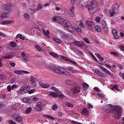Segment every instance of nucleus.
Listing matches in <instances>:
<instances>
[{
	"label": "nucleus",
	"instance_id": "obj_59",
	"mask_svg": "<svg viewBox=\"0 0 124 124\" xmlns=\"http://www.w3.org/2000/svg\"><path fill=\"white\" fill-rule=\"evenodd\" d=\"M12 90V87L10 85H8L7 87V91L8 92H11Z\"/></svg>",
	"mask_w": 124,
	"mask_h": 124
},
{
	"label": "nucleus",
	"instance_id": "obj_42",
	"mask_svg": "<svg viewBox=\"0 0 124 124\" xmlns=\"http://www.w3.org/2000/svg\"><path fill=\"white\" fill-rule=\"evenodd\" d=\"M57 97H59V99L61 100V98H64L65 97V95L60 92V94L58 93L57 95Z\"/></svg>",
	"mask_w": 124,
	"mask_h": 124
},
{
	"label": "nucleus",
	"instance_id": "obj_6",
	"mask_svg": "<svg viewBox=\"0 0 124 124\" xmlns=\"http://www.w3.org/2000/svg\"><path fill=\"white\" fill-rule=\"evenodd\" d=\"M52 70L55 73H59L60 74H63L65 71V69L61 67H54Z\"/></svg>",
	"mask_w": 124,
	"mask_h": 124
},
{
	"label": "nucleus",
	"instance_id": "obj_13",
	"mask_svg": "<svg viewBox=\"0 0 124 124\" xmlns=\"http://www.w3.org/2000/svg\"><path fill=\"white\" fill-rule=\"evenodd\" d=\"M60 36L61 37V38L63 40H66L70 36L69 34H67L64 32H62L60 34Z\"/></svg>",
	"mask_w": 124,
	"mask_h": 124
},
{
	"label": "nucleus",
	"instance_id": "obj_35",
	"mask_svg": "<svg viewBox=\"0 0 124 124\" xmlns=\"http://www.w3.org/2000/svg\"><path fill=\"white\" fill-rule=\"evenodd\" d=\"M83 89L85 90H87L89 88V85L88 84H87L86 83L84 82L83 84Z\"/></svg>",
	"mask_w": 124,
	"mask_h": 124
},
{
	"label": "nucleus",
	"instance_id": "obj_30",
	"mask_svg": "<svg viewBox=\"0 0 124 124\" xmlns=\"http://www.w3.org/2000/svg\"><path fill=\"white\" fill-rule=\"evenodd\" d=\"M43 117L46 118V119H50V120H55L54 117H53V116H50V115H48V114H44V115H43Z\"/></svg>",
	"mask_w": 124,
	"mask_h": 124
},
{
	"label": "nucleus",
	"instance_id": "obj_29",
	"mask_svg": "<svg viewBox=\"0 0 124 124\" xmlns=\"http://www.w3.org/2000/svg\"><path fill=\"white\" fill-rule=\"evenodd\" d=\"M95 31L98 32H101L102 31V28L99 25L95 26Z\"/></svg>",
	"mask_w": 124,
	"mask_h": 124
},
{
	"label": "nucleus",
	"instance_id": "obj_1",
	"mask_svg": "<svg viewBox=\"0 0 124 124\" xmlns=\"http://www.w3.org/2000/svg\"><path fill=\"white\" fill-rule=\"evenodd\" d=\"M52 20L54 22L62 25L64 27L66 28L67 30L71 33L74 32V28L71 26V23L67 20H64L62 22L63 19L62 17L55 16L52 18Z\"/></svg>",
	"mask_w": 124,
	"mask_h": 124
},
{
	"label": "nucleus",
	"instance_id": "obj_18",
	"mask_svg": "<svg viewBox=\"0 0 124 124\" xmlns=\"http://www.w3.org/2000/svg\"><path fill=\"white\" fill-rule=\"evenodd\" d=\"M13 57L14 54L12 52H10L7 53L6 55L2 56V58H3L4 59L8 60L12 59Z\"/></svg>",
	"mask_w": 124,
	"mask_h": 124
},
{
	"label": "nucleus",
	"instance_id": "obj_51",
	"mask_svg": "<svg viewBox=\"0 0 124 124\" xmlns=\"http://www.w3.org/2000/svg\"><path fill=\"white\" fill-rule=\"evenodd\" d=\"M10 45L12 46V47H16V43H15V42H11Z\"/></svg>",
	"mask_w": 124,
	"mask_h": 124
},
{
	"label": "nucleus",
	"instance_id": "obj_40",
	"mask_svg": "<svg viewBox=\"0 0 124 124\" xmlns=\"http://www.w3.org/2000/svg\"><path fill=\"white\" fill-rule=\"evenodd\" d=\"M52 90L54 91L56 93V94L58 95V94H61V92L59 91V89L55 88V87L52 88Z\"/></svg>",
	"mask_w": 124,
	"mask_h": 124
},
{
	"label": "nucleus",
	"instance_id": "obj_63",
	"mask_svg": "<svg viewBox=\"0 0 124 124\" xmlns=\"http://www.w3.org/2000/svg\"><path fill=\"white\" fill-rule=\"evenodd\" d=\"M71 122L72 124H82L80 123H79L76 121H71Z\"/></svg>",
	"mask_w": 124,
	"mask_h": 124
},
{
	"label": "nucleus",
	"instance_id": "obj_36",
	"mask_svg": "<svg viewBox=\"0 0 124 124\" xmlns=\"http://www.w3.org/2000/svg\"><path fill=\"white\" fill-rule=\"evenodd\" d=\"M75 29L77 32L81 33L82 31L81 28L80 27H79L78 26L75 27Z\"/></svg>",
	"mask_w": 124,
	"mask_h": 124
},
{
	"label": "nucleus",
	"instance_id": "obj_25",
	"mask_svg": "<svg viewBox=\"0 0 124 124\" xmlns=\"http://www.w3.org/2000/svg\"><path fill=\"white\" fill-rule=\"evenodd\" d=\"M70 49L71 50H72L76 54H77L78 55H83V52H81L79 50H77V49H74L71 46L70 47Z\"/></svg>",
	"mask_w": 124,
	"mask_h": 124
},
{
	"label": "nucleus",
	"instance_id": "obj_27",
	"mask_svg": "<svg viewBox=\"0 0 124 124\" xmlns=\"http://www.w3.org/2000/svg\"><path fill=\"white\" fill-rule=\"evenodd\" d=\"M16 38L18 39L20 38V39L22 40H24L25 39V37L23 36L22 34L21 33H18L17 34L16 36Z\"/></svg>",
	"mask_w": 124,
	"mask_h": 124
},
{
	"label": "nucleus",
	"instance_id": "obj_16",
	"mask_svg": "<svg viewBox=\"0 0 124 124\" xmlns=\"http://www.w3.org/2000/svg\"><path fill=\"white\" fill-rule=\"evenodd\" d=\"M66 83L68 85L71 86H75L76 85V82L75 81L72 80L71 79H67L66 80Z\"/></svg>",
	"mask_w": 124,
	"mask_h": 124
},
{
	"label": "nucleus",
	"instance_id": "obj_48",
	"mask_svg": "<svg viewBox=\"0 0 124 124\" xmlns=\"http://www.w3.org/2000/svg\"><path fill=\"white\" fill-rule=\"evenodd\" d=\"M103 31L106 32H108V25H106L105 26L103 27Z\"/></svg>",
	"mask_w": 124,
	"mask_h": 124
},
{
	"label": "nucleus",
	"instance_id": "obj_37",
	"mask_svg": "<svg viewBox=\"0 0 124 124\" xmlns=\"http://www.w3.org/2000/svg\"><path fill=\"white\" fill-rule=\"evenodd\" d=\"M23 102L24 103H30V99L28 97H24L23 99Z\"/></svg>",
	"mask_w": 124,
	"mask_h": 124
},
{
	"label": "nucleus",
	"instance_id": "obj_46",
	"mask_svg": "<svg viewBox=\"0 0 124 124\" xmlns=\"http://www.w3.org/2000/svg\"><path fill=\"white\" fill-rule=\"evenodd\" d=\"M66 105L67 107H70V108H73L74 106L71 103H69V102H66Z\"/></svg>",
	"mask_w": 124,
	"mask_h": 124
},
{
	"label": "nucleus",
	"instance_id": "obj_61",
	"mask_svg": "<svg viewBox=\"0 0 124 124\" xmlns=\"http://www.w3.org/2000/svg\"><path fill=\"white\" fill-rule=\"evenodd\" d=\"M68 16L71 17H73L75 16L74 12H71V13H69Z\"/></svg>",
	"mask_w": 124,
	"mask_h": 124
},
{
	"label": "nucleus",
	"instance_id": "obj_17",
	"mask_svg": "<svg viewBox=\"0 0 124 124\" xmlns=\"http://www.w3.org/2000/svg\"><path fill=\"white\" fill-rule=\"evenodd\" d=\"M14 118L16 120V121L21 122L22 120V117L19 114H15V115H13Z\"/></svg>",
	"mask_w": 124,
	"mask_h": 124
},
{
	"label": "nucleus",
	"instance_id": "obj_44",
	"mask_svg": "<svg viewBox=\"0 0 124 124\" xmlns=\"http://www.w3.org/2000/svg\"><path fill=\"white\" fill-rule=\"evenodd\" d=\"M36 92H37V91L35 89H31L29 91L28 93L29 94H31L34 93H36Z\"/></svg>",
	"mask_w": 124,
	"mask_h": 124
},
{
	"label": "nucleus",
	"instance_id": "obj_8",
	"mask_svg": "<svg viewBox=\"0 0 124 124\" xmlns=\"http://www.w3.org/2000/svg\"><path fill=\"white\" fill-rule=\"evenodd\" d=\"M61 58L62 60H63L65 61L68 62H69L73 63L74 64L76 65H78V63L76 62H75L73 60L71 59L68 57H66L62 56H61Z\"/></svg>",
	"mask_w": 124,
	"mask_h": 124
},
{
	"label": "nucleus",
	"instance_id": "obj_32",
	"mask_svg": "<svg viewBox=\"0 0 124 124\" xmlns=\"http://www.w3.org/2000/svg\"><path fill=\"white\" fill-rule=\"evenodd\" d=\"M23 16L26 21H29L30 20V16L29 14L27 13H25L23 15Z\"/></svg>",
	"mask_w": 124,
	"mask_h": 124
},
{
	"label": "nucleus",
	"instance_id": "obj_52",
	"mask_svg": "<svg viewBox=\"0 0 124 124\" xmlns=\"http://www.w3.org/2000/svg\"><path fill=\"white\" fill-rule=\"evenodd\" d=\"M110 54L111 55H112L113 56H114L115 57H117L118 56V54L117 53L114 52H112V51H110Z\"/></svg>",
	"mask_w": 124,
	"mask_h": 124
},
{
	"label": "nucleus",
	"instance_id": "obj_3",
	"mask_svg": "<svg viewBox=\"0 0 124 124\" xmlns=\"http://www.w3.org/2000/svg\"><path fill=\"white\" fill-rule=\"evenodd\" d=\"M31 87L29 85H26L20 87L19 90L16 91V93L18 95H23L24 94L28 93L29 91L30 90Z\"/></svg>",
	"mask_w": 124,
	"mask_h": 124
},
{
	"label": "nucleus",
	"instance_id": "obj_11",
	"mask_svg": "<svg viewBox=\"0 0 124 124\" xmlns=\"http://www.w3.org/2000/svg\"><path fill=\"white\" fill-rule=\"evenodd\" d=\"M110 87H111V85H108V88H109L111 90L114 91V92L116 93H117L118 92H121V90L119 88V87L117 85H114L111 88H110Z\"/></svg>",
	"mask_w": 124,
	"mask_h": 124
},
{
	"label": "nucleus",
	"instance_id": "obj_4",
	"mask_svg": "<svg viewBox=\"0 0 124 124\" xmlns=\"http://www.w3.org/2000/svg\"><path fill=\"white\" fill-rule=\"evenodd\" d=\"M98 5V3L96 0H93L90 2V5L87 6L89 11L94 10Z\"/></svg>",
	"mask_w": 124,
	"mask_h": 124
},
{
	"label": "nucleus",
	"instance_id": "obj_14",
	"mask_svg": "<svg viewBox=\"0 0 124 124\" xmlns=\"http://www.w3.org/2000/svg\"><path fill=\"white\" fill-rule=\"evenodd\" d=\"M15 74L17 75L28 74H30V72L24 71V70H16L14 71Z\"/></svg>",
	"mask_w": 124,
	"mask_h": 124
},
{
	"label": "nucleus",
	"instance_id": "obj_19",
	"mask_svg": "<svg viewBox=\"0 0 124 124\" xmlns=\"http://www.w3.org/2000/svg\"><path fill=\"white\" fill-rule=\"evenodd\" d=\"M36 110H41L42 109V103L41 102H37L35 107Z\"/></svg>",
	"mask_w": 124,
	"mask_h": 124
},
{
	"label": "nucleus",
	"instance_id": "obj_22",
	"mask_svg": "<svg viewBox=\"0 0 124 124\" xmlns=\"http://www.w3.org/2000/svg\"><path fill=\"white\" fill-rule=\"evenodd\" d=\"M112 32L113 36L115 39L119 38V35L118 34V31L116 29L113 30Z\"/></svg>",
	"mask_w": 124,
	"mask_h": 124
},
{
	"label": "nucleus",
	"instance_id": "obj_33",
	"mask_svg": "<svg viewBox=\"0 0 124 124\" xmlns=\"http://www.w3.org/2000/svg\"><path fill=\"white\" fill-rule=\"evenodd\" d=\"M97 95L100 98L106 100V95L103 93H97Z\"/></svg>",
	"mask_w": 124,
	"mask_h": 124
},
{
	"label": "nucleus",
	"instance_id": "obj_50",
	"mask_svg": "<svg viewBox=\"0 0 124 124\" xmlns=\"http://www.w3.org/2000/svg\"><path fill=\"white\" fill-rule=\"evenodd\" d=\"M57 109H58V106L56 104H54L52 106V109L53 110H56Z\"/></svg>",
	"mask_w": 124,
	"mask_h": 124
},
{
	"label": "nucleus",
	"instance_id": "obj_39",
	"mask_svg": "<svg viewBox=\"0 0 124 124\" xmlns=\"http://www.w3.org/2000/svg\"><path fill=\"white\" fill-rule=\"evenodd\" d=\"M101 24L102 25V27L108 25L107 22L104 20L101 21Z\"/></svg>",
	"mask_w": 124,
	"mask_h": 124
},
{
	"label": "nucleus",
	"instance_id": "obj_5",
	"mask_svg": "<svg viewBox=\"0 0 124 124\" xmlns=\"http://www.w3.org/2000/svg\"><path fill=\"white\" fill-rule=\"evenodd\" d=\"M86 23L87 26H88V29L91 31H94V29L93 27L94 23L93 21L86 20Z\"/></svg>",
	"mask_w": 124,
	"mask_h": 124
},
{
	"label": "nucleus",
	"instance_id": "obj_62",
	"mask_svg": "<svg viewBox=\"0 0 124 124\" xmlns=\"http://www.w3.org/2000/svg\"><path fill=\"white\" fill-rule=\"evenodd\" d=\"M119 75H120V77L121 78H122V79H123V80H124V74L122 73V72H120Z\"/></svg>",
	"mask_w": 124,
	"mask_h": 124
},
{
	"label": "nucleus",
	"instance_id": "obj_28",
	"mask_svg": "<svg viewBox=\"0 0 124 124\" xmlns=\"http://www.w3.org/2000/svg\"><path fill=\"white\" fill-rule=\"evenodd\" d=\"M12 23H13V21L12 20H4L2 22V24L3 25L11 24Z\"/></svg>",
	"mask_w": 124,
	"mask_h": 124
},
{
	"label": "nucleus",
	"instance_id": "obj_49",
	"mask_svg": "<svg viewBox=\"0 0 124 124\" xmlns=\"http://www.w3.org/2000/svg\"><path fill=\"white\" fill-rule=\"evenodd\" d=\"M34 48H36L39 52H41L42 51V48L38 46H35Z\"/></svg>",
	"mask_w": 124,
	"mask_h": 124
},
{
	"label": "nucleus",
	"instance_id": "obj_10",
	"mask_svg": "<svg viewBox=\"0 0 124 124\" xmlns=\"http://www.w3.org/2000/svg\"><path fill=\"white\" fill-rule=\"evenodd\" d=\"M95 72L98 75V76H100V77H102L103 78H106V77H107L106 74L103 73L98 69L95 70Z\"/></svg>",
	"mask_w": 124,
	"mask_h": 124
},
{
	"label": "nucleus",
	"instance_id": "obj_58",
	"mask_svg": "<svg viewBox=\"0 0 124 124\" xmlns=\"http://www.w3.org/2000/svg\"><path fill=\"white\" fill-rule=\"evenodd\" d=\"M94 91L97 92H101V90L99 89V88L97 87H94Z\"/></svg>",
	"mask_w": 124,
	"mask_h": 124
},
{
	"label": "nucleus",
	"instance_id": "obj_21",
	"mask_svg": "<svg viewBox=\"0 0 124 124\" xmlns=\"http://www.w3.org/2000/svg\"><path fill=\"white\" fill-rule=\"evenodd\" d=\"M30 83L33 87H36L37 85L36 81L35 80L34 78L32 77H31Z\"/></svg>",
	"mask_w": 124,
	"mask_h": 124
},
{
	"label": "nucleus",
	"instance_id": "obj_34",
	"mask_svg": "<svg viewBox=\"0 0 124 124\" xmlns=\"http://www.w3.org/2000/svg\"><path fill=\"white\" fill-rule=\"evenodd\" d=\"M43 31L44 33L46 35V36L47 37L49 36L50 31L49 30H47L46 31L45 29H43Z\"/></svg>",
	"mask_w": 124,
	"mask_h": 124
},
{
	"label": "nucleus",
	"instance_id": "obj_41",
	"mask_svg": "<svg viewBox=\"0 0 124 124\" xmlns=\"http://www.w3.org/2000/svg\"><path fill=\"white\" fill-rule=\"evenodd\" d=\"M32 110L31 107H29L27 108L26 110V114H30Z\"/></svg>",
	"mask_w": 124,
	"mask_h": 124
},
{
	"label": "nucleus",
	"instance_id": "obj_15",
	"mask_svg": "<svg viewBox=\"0 0 124 124\" xmlns=\"http://www.w3.org/2000/svg\"><path fill=\"white\" fill-rule=\"evenodd\" d=\"M40 86L44 89H47L50 87V85L48 83H43L41 81H38Z\"/></svg>",
	"mask_w": 124,
	"mask_h": 124
},
{
	"label": "nucleus",
	"instance_id": "obj_23",
	"mask_svg": "<svg viewBox=\"0 0 124 124\" xmlns=\"http://www.w3.org/2000/svg\"><path fill=\"white\" fill-rule=\"evenodd\" d=\"M66 69L70 71L71 73H78V71L77 70L74 69L73 67L72 66H68L66 67Z\"/></svg>",
	"mask_w": 124,
	"mask_h": 124
},
{
	"label": "nucleus",
	"instance_id": "obj_45",
	"mask_svg": "<svg viewBox=\"0 0 124 124\" xmlns=\"http://www.w3.org/2000/svg\"><path fill=\"white\" fill-rule=\"evenodd\" d=\"M53 40L58 44H61V41L60 40V39H57V38H53Z\"/></svg>",
	"mask_w": 124,
	"mask_h": 124
},
{
	"label": "nucleus",
	"instance_id": "obj_57",
	"mask_svg": "<svg viewBox=\"0 0 124 124\" xmlns=\"http://www.w3.org/2000/svg\"><path fill=\"white\" fill-rule=\"evenodd\" d=\"M83 40L85 41V42H86V43L90 44V42H89L88 39H87V38H83Z\"/></svg>",
	"mask_w": 124,
	"mask_h": 124
},
{
	"label": "nucleus",
	"instance_id": "obj_56",
	"mask_svg": "<svg viewBox=\"0 0 124 124\" xmlns=\"http://www.w3.org/2000/svg\"><path fill=\"white\" fill-rule=\"evenodd\" d=\"M87 107L89 109H93V105H92L91 103H88L87 104Z\"/></svg>",
	"mask_w": 124,
	"mask_h": 124
},
{
	"label": "nucleus",
	"instance_id": "obj_60",
	"mask_svg": "<svg viewBox=\"0 0 124 124\" xmlns=\"http://www.w3.org/2000/svg\"><path fill=\"white\" fill-rule=\"evenodd\" d=\"M3 79H6V77L3 75H0V80H3Z\"/></svg>",
	"mask_w": 124,
	"mask_h": 124
},
{
	"label": "nucleus",
	"instance_id": "obj_53",
	"mask_svg": "<svg viewBox=\"0 0 124 124\" xmlns=\"http://www.w3.org/2000/svg\"><path fill=\"white\" fill-rule=\"evenodd\" d=\"M18 88V86L16 84H13L12 87V90L14 91L15 89H16Z\"/></svg>",
	"mask_w": 124,
	"mask_h": 124
},
{
	"label": "nucleus",
	"instance_id": "obj_64",
	"mask_svg": "<svg viewBox=\"0 0 124 124\" xmlns=\"http://www.w3.org/2000/svg\"><path fill=\"white\" fill-rule=\"evenodd\" d=\"M9 124H16V123L12 120L9 121Z\"/></svg>",
	"mask_w": 124,
	"mask_h": 124
},
{
	"label": "nucleus",
	"instance_id": "obj_55",
	"mask_svg": "<svg viewBox=\"0 0 124 124\" xmlns=\"http://www.w3.org/2000/svg\"><path fill=\"white\" fill-rule=\"evenodd\" d=\"M15 82H16V78H12L10 81V84H14Z\"/></svg>",
	"mask_w": 124,
	"mask_h": 124
},
{
	"label": "nucleus",
	"instance_id": "obj_47",
	"mask_svg": "<svg viewBox=\"0 0 124 124\" xmlns=\"http://www.w3.org/2000/svg\"><path fill=\"white\" fill-rule=\"evenodd\" d=\"M49 54H50L53 57H56L57 58H59V56H58V54H57V53L50 52Z\"/></svg>",
	"mask_w": 124,
	"mask_h": 124
},
{
	"label": "nucleus",
	"instance_id": "obj_20",
	"mask_svg": "<svg viewBox=\"0 0 124 124\" xmlns=\"http://www.w3.org/2000/svg\"><path fill=\"white\" fill-rule=\"evenodd\" d=\"M46 94L49 97H54V98L58 97V95L55 93L53 92H48L46 93Z\"/></svg>",
	"mask_w": 124,
	"mask_h": 124
},
{
	"label": "nucleus",
	"instance_id": "obj_43",
	"mask_svg": "<svg viewBox=\"0 0 124 124\" xmlns=\"http://www.w3.org/2000/svg\"><path fill=\"white\" fill-rule=\"evenodd\" d=\"M3 7L6 11H8L10 10V7L9 6H8L7 5H3Z\"/></svg>",
	"mask_w": 124,
	"mask_h": 124
},
{
	"label": "nucleus",
	"instance_id": "obj_9",
	"mask_svg": "<svg viewBox=\"0 0 124 124\" xmlns=\"http://www.w3.org/2000/svg\"><path fill=\"white\" fill-rule=\"evenodd\" d=\"M99 68L102 69V70L104 72L110 75V77H114V75L113 74H111V73L109 70H107V69L105 68L102 66H99Z\"/></svg>",
	"mask_w": 124,
	"mask_h": 124
},
{
	"label": "nucleus",
	"instance_id": "obj_54",
	"mask_svg": "<svg viewBox=\"0 0 124 124\" xmlns=\"http://www.w3.org/2000/svg\"><path fill=\"white\" fill-rule=\"evenodd\" d=\"M39 98L38 97H33L32 98V101L33 102H37V101H39Z\"/></svg>",
	"mask_w": 124,
	"mask_h": 124
},
{
	"label": "nucleus",
	"instance_id": "obj_7",
	"mask_svg": "<svg viewBox=\"0 0 124 124\" xmlns=\"http://www.w3.org/2000/svg\"><path fill=\"white\" fill-rule=\"evenodd\" d=\"M81 87L79 86H75L73 87L71 89V92L73 95H76V94L79 93L81 91Z\"/></svg>",
	"mask_w": 124,
	"mask_h": 124
},
{
	"label": "nucleus",
	"instance_id": "obj_2",
	"mask_svg": "<svg viewBox=\"0 0 124 124\" xmlns=\"http://www.w3.org/2000/svg\"><path fill=\"white\" fill-rule=\"evenodd\" d=\"M110 108L113 111L115 119L117 120L120 119L123 111V107L119 105H114L111 106Z\"/></svg>",
	"mask_w": 124,
	"mask_h": 124
},
{
	"label": "nucleus",
	"instance_id": "obj_24",
	"mask_svg": "<svg viewBox=\"0 0 124 124\" xmlns=\"http://www.w3.org/2000/svg\"><path fill=\"white\" fill-rule=\"evenodd\" d=\"M108 13L110 14V17H112L116 14L115 10L114 9H110L108 11Z\"/></svg>",
	"mask_w": 124,
	"mask_h": 124
},
{
	"label": "nucleus",
	"instance_id": "obj_26",
	"mask_svg": "<svg viewBox=\"0 0 124 124\" xmlns=\"http://www.w3.org/2000/svg\"><path fill=\"white\" fill-rule=\"evenodd\" d=\"M82 113L84 116H88V115H89V112L88 110L87 109V108H84L83 109V110L82 111Z\"/></svg>",
	"mask_w": 124,
	"mask_h": 124
},
{
	"label": "nucleus",
	"instance_id": "obj_38",
	"mask_svg": "<svg viewBox=\"0 0 124 124\" xmlns=\"http://www.w3.org/2000/svg\"><path fill=\"white\" fill-rule=\"evenodd\" d=\"M22 59L23 60L24 62H28V58L24 54H22Z\"/></svg>",
	"mask_w": 124,
	"mask_h": 124
},
{
	"label": "nucleus",
	"instance_id": "obj_31",
	"mask_svg": "<svg viewBox=\"0 0 124 124\" xmlns=\"http://www.w3.org/2000/svg\"><path fill=\"white\" fill-rule=\"evenodd\" d=\"M9 16V14L8 13H2L0 15V18L5 19L7 18Z\"/></svg>",
	"mask_w": 124,
	"mask_h": 124
},
{
	"label": "nucleus",
	"instance_id": "obj_12",
	"mask_svg": "<svg viewBox=\"0 0 124 124\" xmlns=\"http://www.w3.org/2000/svg\"><path fill=\"white\" fill-rule=\"evenodd\" d=\"M72 44H74L79 47H82L84 46V43L83 42H79V41H75L74 43H71V45Z\"/></svg>",
	"mask_w": 124,
	"mask_h": 124
}]
</instances>
